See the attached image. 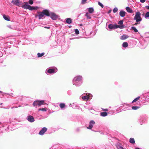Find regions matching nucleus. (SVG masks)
Returning <instances> with one entry per match:
<instances>
[{"mask_svg":"<svg viewBox=\"0 0 149 149\" xmlns=\"http://www.w3.org/2000/svg\"><path fill=\"white\" fill-rule=\"evenodd\" d=\"M24 5L21 6L24 9H28L29 10H36L38 8V7H37L35 8L30 6V5H28V3L27 2H24Z\"/></svg>","mask_w":149,"mask_h":149,"instance_id":"obj_1","label":"nucleus"},{"mask_svg":"<svg viewBox=\"0 0 149 149\" xmlns=\"http://www.w3.org/2000/svg\"><path fill=\"white\" fill-rule=\"evenodd\" d=\"M141 13L140 12L138 11L134 17V19L136 20V22H138L142 20V18L141 16Z\"/></svg>","mask_w":149,"mask_h":149,"instance_id":"obj_2","label":"nucleus"},{"mask_svg":"<svg viewBox=\"0 0 149 149\" xmlns=\"http://www.w3.org/2000/svg\"><path fill=\"white\" fill-rule=\"evenodd\" d=\"M45 104L44 101V100H36L35 101L33 104V106L35 107L37 106H40L42 105H43Z\"/></svg>","mask_w":149,"mask_h":149,"instance_id":"obj_3","label":"nucleus"},{"mask_svg":"<svg viewBox=\"0 0 149 149\" xmlns=\"http://www.w3.org/2000/svg\"><path fill=\"white\" fill-rule=\"evenodd\" d=\"M108 27L109 29H115L118 28V27L120 29H121L123 28V26H118V25H117V24H110L108 26Z\"/></svg>","mask_w":149,"mask_h":149,"instance_id":"obj_4","label":"nucleus"},{"mask_svg":"<svg viewBox=\"0 0 149 149\" xmlns=\"http://www.w3.org/2000/svg\"><path fill=\"white\" fill-rule=\"evenodd\" d=\"M53 20H56L58 17V15H57L56 14L53 12H51L50 16H49Z\"/></svg>","mask_w":149,"mask_h":149,"instance_id":"obj_5","label":"nucleus"},{"mask_svg":"<svg viewBox=\"0 0 149 149\" xmlns=\"http://www.w3.org/2000/svg\"><path fill=\"white\" fill-rule=\"evenodd\" d=\"M11 3L17 6H20L21 4V2L19 0H12Z\"/></svg>","mask_w":149,"mask_h":149,"instance_id":"obj_6","label":"nucleus"},{"mask_svg":"<svg viewBox=\"0 0 149 149\" xmlns=\"http://www.w3.org/2000/svg\"><path fill=\"white\" fill-rule=\"evenodd\" d=\"M82 79V76H77L75 77L73 79V81L77 82L80 81Z\"/></svg>","mask_w":149,"mask_h":149,"instance_id":"obj_7","label":"nucleus"},{"mask_svg":"<svg viewBox=\"0 0 149 149\" xmlns=\"http://www.w3.org/2000/svg\"><path fill=\"white\" fill-rule=\"evenodd\" d=\"M47 130V128L46 127H43L42 128L41 130L39 132V134L40 135H43L45 132H46Z\"/></svg>","mask_w":149,"mask_h":149,"instance_id":"obj_8","label":"nucleus"},{"mask_svg":"<svg viewBox=\"0 0 149 149\" xmlns=\"http://www.w3.org/2000/svg\"><path fill=\"white\" fill-rule=\"evenodd\" d=\"M38 15H36V17H38L39 19H40L44 17V15L43 14V13L42 12H38Z\"/></svg>","mask_w":149,"mask_h":149,"instance_id":"obj_9","label":"nucleus"},{"mask_svg":"<svg viewBox=\"0 0 149 149\" xmlns=\"http://www.w3.org/2000/svg\"><path fill=\"white\" fill-rule=\"evenodd\" d=\"M44 15H45L47 16H50V13L49 11L47 9L43 10H42Z\"/></svg>","mask_w":149,"mask_h":149,"instance_id":"obj_10","label":"nucleus"},{"mask_svg":"<svg viewBox=\"0 0 149 149\" xmlns=\"http://www.w3.org/2000/svg\"><path fill=\"white\" fill-rule=\"evenodd\" d=\"M95 123V122L93 120H91L89 123V126L87 127L88 129H91L93 127V125Z\"/></svg>","mask_w":149,"mask_h":149,"instance_id":"obj_11","label":"nucleus"},{"mask_svg":"<svg viewBox=\"0 0 149 149\" xmlns=\"http://www.w3.org/2000/svg\"><path fill=\"white\" fill-rule=\"evenodd\" d=\"M28 120L30 122H33L34 121V120L33 117L31 116H28Z\"/></svg>","mask_w":149,"mask_h":149,"instance_id":"obj_12","label":"nucleus"},{"mask_svg":"<svg viewBox=\"0 0 149 149\" xmlns=\"http://www.w3.org/2000/svg\"><path fill=\"white\" fill-rule=\"evenodd\" d=\"M55 69H49L47 71L48 73L52 74L55 73Z\"/></svg>","mask_w":149,"mask_h":149,"instance_id":"obj_13","label":"nucleus"},{"mask_svg":"<svg viewBox=\"0 0 149 149\" xmlns=\"http://www.w3.org/2000/svg\"><path fill=\"white\" fill-rule=\"evenodd\" d=\"M126 13L125 11L123 10H121L120 12V15L122 17H124Z\"/></svg>","mask_w":149,"mask_h":149,"instance_id":"obj_14","label":"nucleus"},{"mask_svg":"<svg viewBox=\"0 0 149 149\" xmlns=\"http://www.w3.org/2000/svg\"><path fill=\"white\" fill-rule=\"evenodd\" d=\"M3 18L6 20L8 21H10V17L8 16H6L5 15H3Z\"/></svg>","mask_w":149,"mask_h":149,"instance_id":"obj_15","label":"nucleus"},{"mask_svg":"<svg viewBox=\"0 0 149 149\" xmlns=\"http://www.w3.org/2000/svg\"><path fill=\"white\" fill-rule=\"evenodd\" d=\"M126 9L128 13H132L133 12L132 10L128 7H126Z\"/></svg>","mask_w":149,"mask_h":149,"instance_id":"obj_16","label":"nucleus"},{"mask_svg":"<svg viewBox=\"0 0 149 149\" xmlns=\"http://www.w3.org/2000/svg\"><path fill=\"white\" fill-rule=\"evenodd\" d=\"M128 38V36L127 35H125L121 36L120 39L121 40H125L127 38Z\"/></svg>","mask_w":149,"mask_h":149,"instance_id":"obj_17","label":"nucleus"},{"mask_svg":"<svg viewBox=\"0 0 149 149\" xmlns=\"http://www.w3.org/2000/svg\"><path fill=\"white\" fill-rule=\"evenodd\" d=\"M130 143L134 144L135 143V141L134 138H131L130 139Z\"/></svg>","mask_w":149,"mask_h":149,"instance_id":"obj_18","label":"nucleus"},{"mask_svg":"<svg viewBox=\"0 0 149 149\" xmlns=\"http://www.w3.org/2000/svg\"><path fill=\"white\" fill-rule=\"evenodd\" d=\"M66 22L68 24H70L72 23V20L70 18H68L66 19Z\"/></svg>","mask_w":149,"mask_h":149,"instance_id":"obj_19","label":"nucleus"},{"mask_svg":"<svg viewBox=\"0 0 149 149\" xmlns=\"http://www.w3.org/2000/svg\"><path fill=\"white\" fill-rule=\"evenodd\" d=\"M89 97L88 96H85L82 97V99L85 101H87L88 100Z\"/></svg>","mask_w":149,"mask_h":149,"instance_id":"obj_20","label":"nucleus"},{"mask_svg":"<svg viewBox=\"0 0 149 149\" xmlns=\"http://www.w3.org/2000/svg\"><path fill=\"white\" fill-rule=\"evenodd\" d=\"M107 115V113L105 112H103L100 113V115L102 116H105Z\"/></svg>","mask_w":149,"mask_h":149,"instance_id":"obj_21","label":"nucleus"},{"mask_svg":"<svg viewBox=\"0 0 149 149\" xmlns=\"http://www.w3.org/2000/svg\"><path fill=\"white\" fill-rule=\"evenodd\" d=\"M88 10L89 12L90 13H93L94 11V9L92 8H88Z\"/></svg>","mask_w":149,"mask_h":149,"instance_id":"obj_22","label":"nucleus"},{"mask_svg":"<svg viewBox=\"0 0 149 149\" xmlns=\"http://www.w3.org/2000/svg\"><path fill=\"white\" fill-rule=\"evenodd\" d=\"M122 46L123 47H127L128 46V44L127 42H124L123 43Z\"/></svg>","mask_w":149,"mask_h":149,"instance_id":"obj_23","label":"nucleus"},{"mask_svg":"<svg viewBox=\"0 0 149 149\" xmlns=\"http://www.w3.org/2000/svg\"><path fill=\"white\" fill-rule=\"evenodd\" d=\"M45 54V53L44 52H42L41 54L40 53H38L37 54V55L38 57H40L43 56Z\"/></svg>","mask_w":149,"mask_h":149,"instance_id":"obj_24","label":"nucleus"},{"mask_svg":"<svg viewBox=\"0 0 149 149\" xmlns=\"http://www.w3.org/2000/svg\"><path fill=\"white\" fill-rule=\"evenodd\" d=\"M123 20H121L119 22L118 24H119L120 25L119 26L123 25V28H124V25L123 24Z\"/></svg>","mask_w":149,"mask_h":149,"instance_id":"obj_25","label":"nucleus"},{"mask_svg":"<svg viewBox=\"0 0 149 149\" xmlns=\"http://www.w3.org/2000/svg\"><path fill=\"white\" fill-rule=\"evenodd\" d=\"M140 98V97L139 96L138 97H137V98H136L132 102V103H134V102H136V101H137V100H139V98Z\"/></svg>","mask_w":149,"mask_h":149,"instance_id":"obj_26","label":"nucleus"},{"mask_svg":"<svg viewBox=\"0 0 149 149\" xmlns=\"http://www.w3.org/2000/svg\"><path fill=\"white\" fill-rule=\"evenodd\" d=\"M132 29L134 30L135 32H137L138 31V30L135 27L132 26Z\"/></svg>","mask_w":149,"mask_h":149,"instance_id":"obj_27","label":"nucleus"},{"mask_svg":"<svg viewBox=\"0 0 149 149\" xmlns=\"http://www.w3.org/2000/svg\"><path fill=\"white\" fill-rule=\"evenodd\" d=\"M60 106L61 108H63L65 107V104L64 103H61L60 104Z\"/></svg>","mask_w":149,"mask_h":149,"instance_id":"obj_28","label":"nucleus"},{"mask_svg":"<svg viewBox=\"0 0 149 149\" xmlns=\"http://www.w3.org/2000/svg\"><path fill=\"white\" fill-rule=\"evenodd\" d=\"M140 108L139 107L137 106H133L132 107V108L133 110H136Z\"/></svg>","mask_w":149,"mask_h":149,"instance_id":"obj_29","label":"nucleus"},{"mask_svg":"<svg viewBox=\"0 0 149 149\" xmlns=\"http://www.w3.org/2000/svg\"><path fill=\"white\" fill-rule=\"evenodd\" d=\"M85 15L87 17V18L89 19H91V17H90L89 15V14L88 13H86Z\"/></svg>","mask_w":149,"mask_h":149,"instance_id":"obj_30","label":"nucleus"},{"mask_svg":"<svg viewBox=\"0 0 149 149\" xmlns=\"http://www.w3.org/2000/svg\"><path fill=\"white\" fill-rule=\"evenodd\" d=\"M39 111H46V108H43L41 109H38Z\"/></svg>","mask_w":149,"mask_h":149,"instance_id":"obj_31","label":"nucleus"},{"mask_svg":"<svg viewBox=\"0 0 149 149\" xmlns=\"http://www.w3.org/2000/svg\"><path fill=\"white\" fill-rule=\"evenodd\" d=\"M149 17V12H148L146 13L145 15V17L147 18Z\"/></svg>","mask_w":149,"mask_h":149,"instance_id":"obj_32","label":"nucleus"},{"mask_svg":"<svg viewBox=\"0 0 149 149\" xmlns=\"http://www.w3.org/2000/svg\"><path fill=\"white\" fill-rule=\"evenodd\" d=\"M98 4L102 8H103L104 6L100 2H98Z\"/></svg>","mask_w":149,"mask_h":149,"instance_id":"obj_33","label":"nucleus"},{"mask_svg":"<svg viewBox=\"0 0 149 149\" xmlns=\"http://www.w3.org/2000/svg\"><path fill=\"white\" fill-rule=\"evenodd\" d=\"M118 10V8H115L113 9V12L114 13H115Z\"/></svg>","mask_w":149,"mask_h":149,"instance_id":"obj_34","label":"nucleus"},{"mask_svg":"<svg viewBox=\"0 0 149 149\" xmlns=\"http://www.w3.org/2000/svg\"><path fill=\"white\" fill-rule=\"evenodd\" d=\"M75 32L76 34H79V31L77 29H76L75 30Z\"/></svg>","mask_w":149,"mask_h":149,"instance_id":"obj_35","label":"nucleus"},{"mask_svg":"<svg viewBox=\"0 0 149 149\" xmlns=\"http://www.w3.org/2000/svg\"><path fill=\"white\" fill-rule=\"evenodd\" d=\"M29 3L31 5L33 4V2L32 0H29Z\"/></svg>","mask_w":149,"mask_h":149,"instance_id":"obj_36","label":"nucleus"},{"mask_svg":"<svg viewBox=\"0 0 149 149\" xmlns=\"http://www.w3.org/2000/svg\"><path fill=\"white\" fill-rule=\"evenodd\" d=\"M86 0H82L81 4H84L86 3Z\"/></svg>","mask_w":149,"mask_h":149,"instance_id":"obj_37","label":"nucleus"},{"mask_svg":"<svg viewBox=\"0 0 149 149\" xmlns=\"http://www.w3.org/2000/svg\"><path fill=\"white\" fill-rule=\"evenodd\" d=\"M140 1L141 3H144L145 1L146 0H140Z\"/></svg>","mask_w":149,"mask_h":149,"instance_id":"obj_38","label":"nucleus"},{"mask_svg":"<svg viewBox=\"0 0 149 149\" xmlns=\"http://www.w3.org/2000/svg\"><path fill=\"white\" fill-rule=\"evenodd\" d=\"M103 110L105 111H108V109H103Z\"/></svg>","mask_w":149,"mask_h":149,"instance_id":"obj_39","label":"nucleus"},{"mask_svg":"<svg viewBox=\"0 0 149 149\" xmlns=\"http://www.w3.org/2000/svg\"><path fill=\"white\" fill-rule=\"evenodd\" d=\"M146 8L148 9H149V6H146Z\"/></svg>","mask_w":149,"mask_h":149,"instance_id":"obj_40","label":"nucleus"},{"mask_svg":"<svg viewBox=\"0 0 149 149\" xmlns=\"http://www.w3.org/2000/svg\"><path fill=\"white\" fill-rule=\"evenodd\" d=\"M45 27V28H46V29H49L50 28V27L49 26H48V27L46 26V27Z\"/></svg>","mask_w":149,"mask_h":149,"instance_id":"obj_41","label":"nucleus"},{"mask_svg":"<svg viewBox=\"0 0 149 149\" xmlns=\"http://www.w3.org/2000/svg\"><path fill=\"white\" fill-rule=\"evenodd\" d=\"M138 24V22H137V23H136L134 24V25H137V24Z\"/></svg>","mask_w":149,"mask_h":149,"instance_id":"obj_42","label":"nucleus"},{"mask_svg":"<svg viewBox=\"0 0 149 149\" xmlns=\"http://www.w3.org/2000/svg\"><path fill=\"white\" fill-rule=\"evenodd\" d=\"M135 149H140L138 148H135Z\"/></svg>","mask_w":149,"mask_h":149,"instance_id":"obj_43","label":"nucleus"},{"mask_svg":"<svg viewBox=\"0 0 149 149\" xmlns=\"http://www.w3.org/2000/svg\"><path fill=\"white\" fill-rule=\"evenodd\" d=\"M71 27H72V26H69V28H71Z\"/></svg>","mask_w":149,"mask_h":149,"instance_id":"obj_44","label":"nucleus"},{"mask_svg":"<svg viewBox=\"0 0 149 149\" xmlns=\"http://www.w3.org/2000/svg\"><path fill=\"white\" fill-rule=\"evenodd\" d=\"M80 26H82V24H81L80 25Z\"/></svg>","mask_w":149,"mask_h":149,"instance_id":"obj_45","label":"nucleus"},{"mask_svg":"<svg viewBox=\"0 0 149 149\" xmlns=\"http://www.w3.org/2000/svg\"><path fill=\"white\" fill-rule=\"evenodd\" d=\"M1 93V92L0 91V93Z\"/></svg>","mask_w":149,"mask_h":149,"instance_id":"obj_46","label":"nucleus"}]
</instances>
